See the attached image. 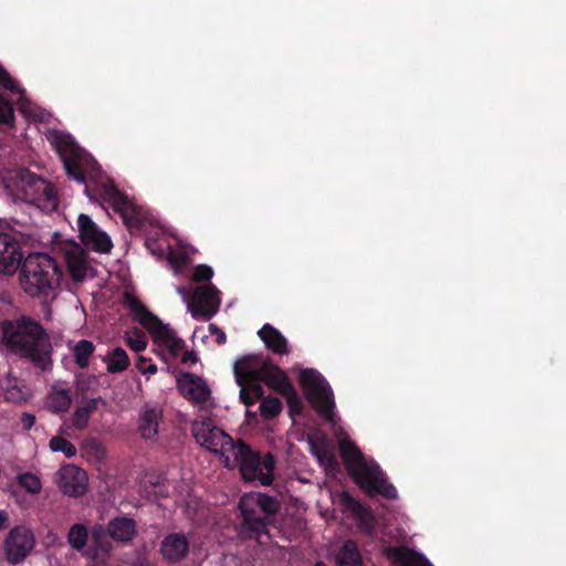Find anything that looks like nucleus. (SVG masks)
Listing matches in <instances>:
<instances>
[{
    "mask_svg": "<svg viewBox=\"0 0 566 566\" xmlns=\"http://www.w3.org/2000/svg\"><path fill=\"white\" fill-rule=\"evenodd\" d=\"M1 342L12 354L42 371L52 369L53 347L44 327L29 316L0 323Z\"/></svg>",
    "mask_w": 566,
    "mask_h": 566,
    "instance_id": "1",
    "label": "nucleus"
},
{
    "mask_svg": "<svg viewBox=\"0 0 566 566\" xmlns=\"http://www.w3.org/2000/svg\"><path fill=\"white\" fill-rule=\"evenodd\" d=\"M339 455L349 476L366 493L369 495L379 494L387 500L397 497L396 488L388 482L379 465L375 461L367 462L365 455L354 442L349 440L340 441Z\"/></svg>",
    "mask_w": 566,
    "mask_h": 566,
    "instance_id": "2",
    "label": "nucleus"
},
{
    "mask_svg": "<svg viewBox=\"0 0 566 566\" xmlns=\"http://www.w3.org/2000/svg\"><path fill=\"white\" fill-rule=\"evenodd\" d=\"M238 507L242 516L239 531L241 536L259 539L269 534L268 526L279 513L281 502L266 493L249 492L240 497Z\"/></svg>",
    "mask_w": 566,
    "mask_h": 566,
    "instance_id": "3",
    "label": "nucleus"
},
{
    "mask_svg": "<svg viewBox=\"0 0 566 566\" xmlns=\"http://www.w3.org/2000/svg\"><path fill=\"white\" fill-rule=\"evenodd\" d=\"M84 192L91 201L98 202L103 208H112L130 232L144 229L146 216L143 209L112 181L96 182L94 186L86 184Z\"/></svg>",
    "mask_w": 566,
    "mask_h": 566,
    "instance_id": "4",
    "label": "nucleus"
},
{
    "mask_svg": "<svg viewBox=\"0 0 566 566\" xmlns=\"http://www.w3.org/2000/svg\"><path fill=\"white\" fill-rule=\"evenodd\" d=\"M20 271V283L31 296L48 295L59 285L62 271L56 261L46 253L29 254Z\"/></svg>",
    "mask_w": 566,
    "mask_h": 566,
    "instance_id": "5",
    "label": "nucleus"
},
{
    "mask_svg": "<svg viewBox=\"0 0 566 566\" xmlns=\"http://www.w3.org/2000/svg\"><path fill=\"white\" fill-rule=\"evenodd\" d=\"M300 385L317 415L328 424L335 427L339 419L334 411V394L322 374L313 368H306L300 374Z\"/></svg>",
    "mask_w": 566,
    "mask_h": 566,
    "instance_id": "6",
    "label": "nucleus"
},
{
    "mask_svg": "<svg viewBox=\"0 0 566 566\" xmlns=\"http://www.w3.org/2000/svg\"><path fill=\"white\" fill-rule=\"evenodd\" d=\"M234 458L239 471L245 482L259 481L261 485L269 486L274 481L275 458L271 452L264 457L253 450L247 442L238 440L234 446Z\"/></svg>",
    "mask_w": 566,
    "mask_h": 566,
    "instance_id": "7",
    "label": "nucleus"
},
{
    "mask_svg": "<svg viewBox=\"0 0 566 566\" xmlns=\"http://www.w3.org/2000/svg\"><path fill=\"white\" fill-rule=\"evenodd\" d=\"M128 307L134 319L149 332L155 343L167 347L174 357L180 354L185 348V342L176 335L175 331L168 324H164L135 297H129Z\"/></svg>",
    "mask_w": 566,
    "mask_h": 566,
    "instance_id": "8",
    "label": "nucleus"
},
{
    "mask_svg": "<svg viewBox=\"0 0 566 566\" xmlns=\"http://www.w3.org/2000/svg\"><path fill=\"white\" fill-rule=\"evenodd\" d=\"M13 181L17 191L25 202L41 209H54L57 206L54 186L28 168L18 169Z\"/></svg>",
    "mask_w": 566,
    "mask_h": 566,
    "instance_id": "9",
    "label": "nucleus"
},
{
    "mask_svg": "<svg viewBox=\"0 0 566 566\" xmlns=\"http://www.w3.org/2000/svg\"><path fill=\"white\" fill-rule=\"evenodd\" d=\"M61 159L65 172L80 184L86 182V174L96 165L95 160L82 148L80 144H51Z\"/></svg>",
    "mask_w": 566,
    "mask_h": 566,
    "instance_id": "10",
    "label": "nucleus"
},
{
    "mask_svg": "<svg viewBox=\"0 0 566 566\" xmlns=\"http://www.w3.org/2000/svg\"><path fill=\"white\" fill-rule=\"evenodd\" d=\"M234 376L240 386V400L247 407L263 398L262 380L254 371V356H244L234 364Z\"/></svg>",
    "mask_w": 566,
    "mask_h": 566,
    "instance_id": "11",
    "label": "nucleus"
},
{
    "mask_svg": "<svg viewBox=\"0 0 566 566\" xmlns=\"http://www.w3.org/2000/svg\"><path fill=\"white\" fill-rule=\"evenodd\" d=\"M34 546V533L25 525L12 527L3 542L6 558L13 565L22 563L31 554Z\"/></svg>",
    "mask_w": 566,
    "mask_h": 566,
    "instance_id": "12",
    "label": "nucleus"
},
{
    "mask_svg": "<svg viewBox=\"0 0 566 566\" xmlns=\"http://www.w3.org/2000/svg\"><path fill=\"white\" fill-rule=\"evenodd\" d=\"M220 291L211 283L197 286L188 302L195 318L210 319L220 307Z\"/></svg>",
    "mask_w": 566,
    "mask_h": 566,
    "instance_id": "13",
    "label": "nucleus"
},
{
    "mask_svg": "<svg viewBox=\"0 0 566 566\" xmlns=\"http://www.w3.org/2000/svg\"><path fill=\"white\" fill-rule=\"evenodd\" d=\"M80 238L84 245L88 249L107 253L111 251L113 244L111 238L87 214L81 213L77 219Z\"/></svg>",
    "mask_w": 566,
    "mask_h": 566,
    "instance_id": "14",
    "label": "nucleus"
},
{
    "mask_svg": "<svg viewBox=\"0 0 566 566\" xmlns=\"http://www.w3.org/2000/svg\"><path fill=\"white\" fill-rule=\"evenodd\" d=\"M177 387L182 397L195 403H206L211 396L205 379L192 373L181 371L177 376Z\"/></svg>",
    "mask_w": 566,
    "mask_h": 566,
    "instance_id": "15",
    "label": "nucleus"
},
{
    "mask_svg": "<svg viewBox=\"0 0 566 566\" xmlns=\"http://www.w3.org/2000/svg\"><path fill=\"white\" fill-rule=\"evenodd\" d=\"M190 541L182 532L169 533L160 542L159 553L168 564H178L189 554Z\"/></svg>",
    "mask_w": 566,
    "mask_h": 566,
    "instance_id": "16",
    "label": "nucleus"
},
{
    "mask_svg": "<svg viewBox=\"0 0 566 566\" xmlns=\"http://www.w3.org/2000/svg\"><path fill=\"white\" fill-rule=\"evenodd\" d=\"M22 251L14 235L0 232V272L13 274L21 265Z\"/></svg>",
    "mask_w": 566,
    "mask_h": 566,
    "instance_id": "17",
    "label": "nucleus"
},
{
    "mask_svg": "<svg viewBox=\"0 0 566 566\" xmlns=\"http://www.w3.org/2000/svg\"><path fill=\"white\" fill-rule=\"evenodd\" d=\"M256 360V357H254ZM254 371L258 374L260 379L271 389L277 392H284L285 390H292V382L290 381L286 374L270 359H264L258 366L254 361Z\"/></svg>",
    "mask_w": 566,
    "mask_h": 566,
    "instance_id": "18",
    "label": "nucleus"
},
{
    "mask_svg": "<svg viewBox=\"0 0 566 566\" xmlns=\"http://www.w3.org/2000/svg\"><path fill=\"white\" fill-rule=\"evenodd\" d=\"M192 432L196 441L210 451H217L218 447L223 446L224 439H231L221 429L213 427L210 420L195 423Z\"/></svg>",
    "mask_w": 566,
    "mask_h": 566,
    "instance_id": "19",
    "label": "nucleus"
},
{
    "mask_svg": "<svg viewBox=\"0 0 566 566\" xmlns=\"http://www.w3.org/2000/svg\"><path fill=\"white\" fill-rule=\"evenodd\" d=\"M86 473L77 467H69L64 470L60 489L69 496L80 497L86 492Z\"/></svg>",
    "mask_w": 566,
    "mask_h": 566,
    "instance_id": "20",
    "label": "nucleus"
},
{
    "mask_svg": "<svg viewBox=\"0 0 566 566\" xmlns=\"http://www.w3.org/2000/svg\"><path fill=\"white\" fill-rule=\"evenodd\" d=\"M163 420V410L155 406L145 405L138 416V431L140 437L150 440L157 437L159 423Z\"/></svg>",
    "mask_w": 566,
    "mask_h": 566,
    "instance_id": "21",
    "label": "nucleus"
},
{
    "mask_svg": "<svg viewBox=\"0 0 566 566\" xmlns=\"http://www.w3.org/2000/svg\"><path fill=\"white\" fill-rule=\"evenodd\" d=\"M258 336L264 343L268 350L283 356L289 355L291 349L286 337L273 325L266 323L259 331Z\"/></svg>",
    "mask_w": 566,
    "mask_h": 566,
    "instance_id": "22",
    "label": "nucleus"
},
{
    "mask_svg": "<svg viewBox=\"0 0 566 566\" xmlns=\"http://www.w3.org/2000/svg\"><path fill=\"white\" fill-rule=\"evenodd\" d=\"M108 536L117 543H130L137 535L135 520L127 516H117L107 523Z\"/></svg>",
    "mask_w": 566,
    "mask_h": 566,
    "instance_id": "23",
    "label": "nucleus"
},
{
    "mask_svg": "<svg viewBox=\"0 0 566 566\" xmlns=\"http://www.w3.org/2000/svg\"><path fill=\"white\" fill-rule=\"evenodd\" d=\"M388 556L395 566H432L422 554L403 546L390 547Z\"/></svg>",
    "mask_w": 566,
    "mask_h": 566,
    "instance_id": "24",
    "label": "nucleus"
},
{
    "mask_svg": "<svg viewBox=\"0 0 566 566\" xmlns=\"http://www.w3.org/2000/svg\"><path fill=\"white\" fill-rule=\"evenodd\" d=\"M46 408L53 413L66 412L72 405V392L70 388H62L59 385L52 386L46 396Z\"/></svg>",
    "mask_w": 566,
    "mask_h": 566,
    "instance_id": "25",
    "label": "nucleus"
},
{
    "mask_svg": "<svg viewBox=\"0 0 566 566\" xmlns=\"http://www.w3.org/2000/svg\"><path fill=\"white\" fill-rule=\"evenodd\" d=\"M83 402V406H77L75 408L72 416V424L78 430H83L87 427L91 416L97 410L98 403H105L101 396L86 399Z\"/></svg>",
    "mask_w": 566,
    "mask_h": 566,
    "instance_id": "26",
    "label": "nucleus"
},
{
    "mask_svg": "<svg viewBox=\"0 0 566 566\" xmlns=\"http://www.w3.org/2000/svg\"><path fill=\"white\" fill-rule=\"evenodd\" d=\"M336 564L337 566H363L361 555L354 541L347 539L344 542L336 555Z\"/></svg>",
    "mask_w": 566,
    "mask_h": 566,
    "instance_id": "27",
    "label": "nucleus"
},
{
    "mask_svg": "<svg viewBox=\"0 0 566 566\" xmlns=\"http://www.w3.org/2000/svg\"><path fill=\"white\" fill-rule=\"evenodd\" d=\"M107 527L104 528L102 525H96L92 530L93 546L90 549V556L97 558L101 554L108 555L113 548L112 543L108 539Z\"/></svg>",
    "mask_w": 566,
    "mask_h": 566,
    "instance_id": "28",
    "label": "nucleus"
},
{
    "mask_svg": "<svg viewBox=\"0 0 566 566\" xmlns=\"http://www.w3.org/2000/svg\"><path fill=\"white\" fill-rule=\"evenodd\" d=\"M105 361L107 364L106 369L111 374L122 373L129 366V357L122 347H116L109 352Z\"/></svg>",
    "mask_w": 566,
    "mask_h": 566,
    "instance_id": "29",
    "label": "nucleus"
},
{
    "mask_svg": "<svg viewBox=\"0 0 566 566\" xmlns=\"http://www.w3.org/2000/svg\"><path fill=\"white\" fill-rule=\"evenodd\" d=\"M0 84L6 90L10 91L11 93L21 95L20 99H19V103H20L19 107L22 113L27 114L28 107H29V102L23 96L24 90L18 85V83L11 77L9 72L1 64H0Z\"/></svg>",
    "mask_w": 566,
    "mask_h": 566,
    "instance_id": "30",
    "label": "nucleus"
},
{
    "mask_svg": "<svg viewBox=\"0 0 566 566\" xmlns=\"http://www.w3.org/2000/svg\"><path fill=\"white\" fill-rule=\"evenodd\" d=\"M87 541L88 530L84 524L75 523L70 527L67 533V543L73 549L77 552L83 551Z\"/></svg>",
    "mask_w": 566,
    "mask_h": 566,
    "instance_id": "31",
    "label": "nucleus"
},
{
    "mask_svg": "<svg viewBox=\"0 0 566 566\" xmlns=\"http://www.w3.org/2000/svg\"><path fill=\"white\" fill-rule=\"evenodd\" d=\"M95 346L91 340L81 339L73 347V357L75 364L84 369L88 366L90 357L93 355Z\"/></svg>",
    "mask_w": 566,
    "mask_h": 566,
    "instance_id": "32",
    "label": "nucleus"
},
{
    "mask_svg": "<svg viewBox=\"0 0 566 566\" xmlns=\"http://www.w3.org/2000/svg\"><path fill=\"white\" fill-rule=\"evenodd\" d=\"M18 484L31 494H39L42 490V483L39 476L31 472H23L17 476Z\"/></svg>",
    "mask_w": 566,
    "mask_h": 566,
    "instance_id": "33",
    "label": "nucleus"
},
{
    "mask_svg": "<svg viewBox=\"0 0 566 566\" xmlns=\"http://www.w3.org/2000/svg\"><path fill=\"white\" fill-rule=\"evenodd\" d=\"M67 270L70 276L75 282H82L86 276L87 265L86 262L77 256L69 255L67 259Z\"/></svg>",
    "mask_w": 566,
    "mask_h": 566,
    "instance_id": "34",
    "label": "nucleus"
},
{
    "mask_svg": "<svg viewBox=\"0 0 566 566\" xmlns=\"http://www.w3.org/2000/svg\"><path fill=\"white\" fill-rule=\"evenodd\" d=\"M53 452H63L66 458H73L76 454L75 446L63 437H53L49 442Z\"/></svg>",
    "mask_w": 566,
    "mask_h": 566,
    "instance_id": "35",
    "label": "nucleus"
},
{
    "mask_svg": "<svg viewBox=\"0 0 566 566\" xmlns=\"http://www.w3.org/2000/svg\"><path fill=\"white\" fill-rule=\"evenodd\" d=\"M282 410V402L279 398L266 397L261 401L260 412L266 419L275 418Z\"/></svg>",
    "mask_w": 566,
    "mask_h": 566,
    "instance_id": "36",
    "label": "nucleus"
},
{
    "mask_svg": "<svg viewBox=\"0 0 566 566\" xmlns=\"http://www.w3.org/2000/svg\"><path fill=\"white\" fill-rule=\"evenodd\" d=\"M126 343L136 353L143 352L147 346L145 334L138 328L126 333Z\"/></svg>",
    "mask_w": 566,
    "mask_h": 566,
    "instance_id": "37",
    "label": "nucleus"
},
{
    "mask_svg": "<svg viewBox=\"0 0 566 566\" xmlns=\"http://www.w3.org/2000/svg\"><path fill=\"white\" fill-rule=\"evenodd\" d=\"M95 381V377L90 376H78L75 380L74 389L77 399H81V402L87 399L88 392L92 389V386Z\"/></svg>",
    "mask_w": 566,
    "mask_h": 566,
    "instance_id": "38",
    "label": "nucleus"
},
{
    "mask_svg": "<svg viewBox=\"0 0 566 566\" xmlns=\"http://www.w3.org/2000/svg\"><path fill=\"white\" fill-rule=\"evenodd\" d=\"M14 123V112L12 104L0 97V125L12 128Z\"/></svg>",
    "mask_w": 566,
    "mask_h": 566,
    "instance_id": "39",
    "label": "nucleus"
},
{
    "mask_svg": "<svg viewBox=\"0 0 566 566\" xmlns=\"http://www.w3.org/2000/svg\"><path fill=\"white\" fill-rule=\"evenodd\" d=\"M167 260L176 272H181L189 263V256L185 252H177L169 249Z\"/></svg>",
    "mask_w": 566,
    "mask_h": 566,
    "instance_id": "40",
    "label": "nucleus"
},
{
    "mask_svg": "<svg viewBox=\"0 0 566 566\" xmlns=\"http://www.w3.org/2000/svg\"><path fill=\"white\" fill-rule=\"evenodd\" d=\"M283 396L286 397V402L290 409L291 413H301L303 409V402L295 391L294 387L292 386V390H285L284 392H281Z\"/></svg>",
    "mask_w": 566,
    "mask_h": 566,
    "instance_id": "41",
    "label": "nucleus"
},
{
    "mask_svg": "<svg viewBox=\"0 0 566 566\" xmlns=\"http://www.w3.org/2000/svg\"><path fill=\"white\" fill-rule=\"evenodd\" d=\"M318 461L321 464H324L327 470L338 471L339 464L336 460V457L331 451L324 449L316 453Z\"/></svg>",
    "mask_w": 566,
    "mask_h": 566,
    "instance_id": "42",
    "label": "nucleus"
},
{
    "mask_svg": "<svg viewBox=\"0 0 566 566\" xmlns=\"http://www.w3.org/2000/svg\"><path fill=\"white\" fill-rule=\"evenodd\" d=\"M213 276V270L207 264H199L195 268L192 280L195 282H210Z\"/></svg>",
    "mask_w": 566,
    "mask_h": 566,
    "instance_id": "43",
    "label": "nucleus"
},
{
    "mask_svg": "<svg viewBox=\"0 0 566 566\" xmlns=\"http://www.w3.org/2000/svg\"><path fill=\"white\" fill-rule=\"evenodd\" d=\"M145 245L151 254L157 255L159 258H163L166 254V250L170 249L169 247H164L155 238H147L145 241Z\"/></svg>",
    "mask_w": 566,
    "mask_h": 566,
    "instance_id": "44",
    "label": "nucleus"
},
{
    "mask_svg": "<svg viewBox=\"0 0 566 566\" xmlns=\"http://www.w3.org/2000/svg\"><path fill=\"white\" fill-rule=\"evenodd\" d=\"M340 502L343 505L355 514H359L363 511L361 504L355 500L348 492L340 494Z\"/></svg>",
    "mask_w": 566,
    "mask_h": 566,
    "instance_id": "45",
    "label": "nucleus"
},
{
    "mask_svg": "<svg viewBox=\"0 0 566 566\" xmlns=\"http://www.w3.org/2000/svg\"><path fill=\"white\" fill-rule=\"evenodd\" d=\"M44 134L48 142H75L69 133L60 129H46Z\"/></svg>",
    "mask_w": 566,
    "mask_h": 566,
    "instance_id": "46",
    "label": "nucleus"
},
{
    "mask_svg": "<svg viewBox=\"0 0 566 566\" xmlns=\"http://www.w3.org/2000/svg\"><path fill=\"white\" fill-rule=\"evenodd\" d=\"M4 398L8 401L18 402L23 399V392L18 386H11L6 389Z\"/></svg>",
    "mask_w": 566,
    "mask_h": 566,
    "instance_id": "47",
    "label": "nucleus"
},
{
    "mask_svg": "<svg viewBox=\"0 0 566 566\" xmlns=\"http://www.w3.org/2000/svg\"><path fill=\"white\" fill-rule=\"evenodd\" d=\"M143 361H147V359L143 356H139L138 357V360H137V364H136V367L137 369L144 374V375H154L157 373V366L153 363H148L147 366H143Z\"/></svg>",
    "mask_w": 566,
    "mask_h": 566,
    "instance_id": "48",
    "label": "nucleus"
},
{
    "mask_svg": "<svg viewBox=\"0 0 566 566\" xmlns=\"http://www.w3.org/2000/svg\"><path fill=\"white\" fill-rule=\"evenodd\" d=\"M21 424L23 431H29L35 423V416L30 412H23L21 415Z\"/></svg>",
    "mask_w": 566,
    "mask_h": 566,
    "instance_id": "49",
    "label": "nucleus"
},
{
    "mask_svg": "<svg viewBox=\"0 0 566 566\" xmlns=\"http://www.w3.org/2000/svg\"><path fill=\"white\" fill-rule=\"evenodd\" d=\"M209 331L212 335H216L217 336V343L219 345H222L227 342V335L226 333L219 328L217 325L214 324H210L209 325Z\"/></svg>",
    "mask_w": 566,
    "mask_h": 566,
    "instance_id": "50",
    "label": "nucleus"
},
{
    "mask_svg": "<svg viewBox=\"0 0 566 566\" xmlns=\"http://www.w3.org/2000/svg\"><path fill=\"white\" fill-rule=\"evenodd\" d=\"M198 361V356L197 354L193 352V350H187L184 353L182 357H181V363L182 364H196Z\"/></svg>",
    "mask_w": 566,
    "mask_h": 566,
    "instance_id": "51",
    "label": "nucleus"
},
{
    "mask_svg": "<svg viewBox=\"0 0 566 566\" xmlns=\"http://www.w3.org/2000/svg\"><path fill=\"white\" fill-rule=\"evenodd\" d=\"M9 526V515L6 511L0 510V531Z\"/></svg>",
    "mask_w": 566,
    "mask_h": 566,
    "instance_id": "52",
    "label": "nucleus"
},
{
    "mask_svg": "<svg viewBox=\"0 0 566 566\" xmlns=\"http://www.w3.org/2000/svg\"><path fill=\"white\" fill-rule=\"evenodd\" d=\"M178 292H179L180 294H182V295H187V294H188L187 289H186V287H184V286H179V287H178Z\"/></svg>",
    "mask_w": 566,
    "mask_h": 566,
    "instance_id": "53",
    "label": "nucleus"
},
{
    "mask_svg": "<svg viewBox=\"0 0 566 566\" xmlns=\"http://www.w3.org/2000/svg\"><path fill=\"white\" fill-rule=\"evenodd\" d=\"M148 363H150L148 359L147 361H143V366H147Z\"/></svg>",
    "mask_w": 566,
    "mask_h": 566,
    "instance_id": "54",
    "label": "nucleus"
},
{
    "mask_svg": "<svg viewBox=\"0 0 566 566\" xmlns=\"http://www.w3.org/2000/svg\"><path fill=\"white\" fill-rule=\"evenodd\" d=\"M315 566H323V563H316Z\"/></svg>",
    "mask_w": 566,
    "mask_h": 566,
    "instance_id": "55",
    "label": "nucleus"
}]
</instances>
